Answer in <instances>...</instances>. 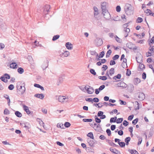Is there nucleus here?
Returning <instances> with one entry per match:
<instances>
[{
  "mask_svg": "<svg viewBox=\"0 0 154 154\" xmlns=\"http://www.w3.org/2000/svg\"><path fill=\"white\" fill-rule=\"evenodd\" d=\"M107 3L106 2H103L101 3V8L102 11V13L108 11L106 8V5Z\"/></svg>",
  "mask_w": 154,
  "mask_h": 154,
  "instance_id": "39448f33",
  "label": "nucleus"
},
{
  "mask_svg": "<svg viewBox=\"0 0 154 154\" xmlns=\"http://www.w3.org/2000/svg\"><path fill=\"white\" fill-rule=\"evenodd\" d=\"M102 13L103 14V16L104 18L107 20H108L110 18V14L108 11H106L103 13Z\"/></svg>",
  "mask_w": 154,
  "mask_h": 154,
  "instance_id": "9b49d317",
  "label": "nucleus"
},
{
  "mask_svg": "<svg viewBox=\"0 0 154 154\" xmlns=\"http://www.w3.org/2000/svg\"><path fill=\"white\" fill-rule=\"evenodd\" d=\"M63 125V124L62 123H58L57 125V127L58 128H64Z\"/></svg>",
  "mask_w": 154,
  "mask_h": 154,
  "instance_id": "ea45409f",
  "label": "nucleus"
},
{
  "mask_svg": "<svg viewBox=\"0 0 154 154\" xmlns=\"http://www.w3.org/2000/svg\"><path fill=\"white\" fill-rule=\"evenodd\" d=\"M15 114L18 117H21L22 116V114L19 111H16L15 112Z\"/></svg>",
  "mask_w": 154,
  "mask_h": 154,
  "instance_id": "b1692460",
  "label": "nucleus"
},
{
  "mask_svg": "<svg viewBox=\"0 0 154 154\" xmlns=\"http://www.w3.org/2000/svg\"><path fill=\"white\" fill-rule=\"evenodd\" d=\"M103 114V112L102 111H99L97 113V116L99 117H101Z\"/></svg>",
  "mask_w": 154,
  "mask_h": 154,
  "instance_id": "bf43d9fd",
  "label": "nucleus"
},
{
  "mask_svg": "<svg viewBox=\"0 0 154 154\" xmlns=\"http://www.w3.org/2000/svg\"><path fill=\"white\" fill-rule=\"evenodd\" d=\"M108 68V66L106 65H103L102 68V70L105 72Z\"/></svg>",
  "mask_w": 154,
  "mask_h": 154,
  "instance_id": "a18cd8bd",
  "label": "nucleus"
},
{
  "mask_svg": "<svg viewBox=\"0 0 154 154\" xmlns=\"http://www.w3.org/2000/svg\"><path fill=\"white\" fill-rule=\"evenodd\" d=\"M143 19L142 18L138 17L137 18L136 22L137 23H140L143 21Z\"/></svg>",
  "mask_w": 154,
  "mask_h": 154,
  "instance_id": "58836bf2",
  "label": "nucleus"
},
{
  "mask_svg": "<svg viewBox=\"0 0 154 154\" xmlns=\"http://www.w3.org/2000/svg\"><path fill=\"white\" fill-rule=\"evenodd\" d=\"M131 140V137H126L125 140V142H129Z\"/></svg>",
  "mask_w": 154,
  "mask_h": 154,
  "instance_id": "0e129e2a",
  "label": "nucleus"
},
{
  "mask_svg": "<svg viewBox=\"0 0 154 154\" xmlns=\"http://www.w3.org/2000/svg\"><path fill=\"white\" fill-rule=\"evenodd\" d=\"M96 43V45L97 46H99L101 45L103 43V41L102 39L97 38L95 40Z\"/></svg>",
  "mask_w": 154,
  "mask_h": 154,
  "instance_id": "0eeeda50",
  "label": "nucleus"
},
{
  "mask_svg": "<svg viewBox=\"0 0 154 154\" xmlns=\"http://www.w3.org/2000/svg\"><path fill=\"white\" fill-rule=\"evenodd\" d=\"M132 6L131 4H126L125 7V10L126 14L128 15V12L131 11Z\"/></svg>",
  "mask_w": 154,
  "mask_h": 154,
  "instance_id": "7ed1b4c3",
  "label": "nucleus"
},
{
  "mask_svg": "<svg viewBox=\"0 0 154 154\" xmlns=\"http://www.w3.org/2000/svg\"><path fill=\"white\" fill-rule=\"evenodd\" d=\"M95 120L96 122L97 123H100L101 122V121L100 119L98 118L97 116H95Z\"/></svg>",
  "mask_w": 154,
  "mask_h": 154,
  "instance_id": "4c0bfd02",
  "label": "nucleus"
},
{
  "mask_svg": "<svg viewBox=\"0 0 154 154\" xmlns=\"http://www.w3.org/2000/svg\"><path fill=\"white\" fill-rule=\"evenodd\" d=\"M93 101L95 103H97L99 102V99L97 97H94L93 99Z\"/></svg>",
  "mask_w": 154,
  "mask_h": 154,
  "instance_id": "6e6d98bb",
  "label": "nucleus"
},
{
  "mask_svg": "<svg viewBox=\"0 0 154 154\" xmlns=\"http://www.w3.org/2000/svg\"><path fill=\"white\" fill-rule=\"evenodd\" d=\"M23 107L24 110L26 112L28 115L30 114L31 113V114H32L33 112H31L29 111L27 106H26L24 104H23Z\"/></svg>",
  "mask_w": 154,
  "mask_h": 154,
  "instance_id": "9d476101",
  "label": "nucleus"
},
{
  "mask_svg": "<svg viewBox=\"0 0 154 154\" xmlns=\"http://www.w3.org/2000/svg\"><path fill=\"white\" fill-rule=\"evenodd\" d=\"M121 75L120 74H119L117 75H116L114 76L112 78V79L115 80H116L117 79H121Z\"/></svg>",
  "mask_w": 154,
  "mask_h": 154,
  "instance_id": "aec40b11",
  "label": "nucleus"
},
{
  "mask_svg": "<svg viewBox=\"0 0 154 154\" xmlns=\"http://www.w3.org/2000/svg\"><path fill=\"white\" fill-rule=\"evenodd\" d=\"M4 113L5 115L9 114H10V112L6 108L4 110Z\"/></svg>",
  "mask_w": 154,
  "mask_h": 154,
  "instance_id": "09e8293b",
  "label": "nucleus"
},
{
  "mask_svg": "<svg viewBox=\"0 0 154 154\" xmlns=\"http://www.w3.org/2000/svg\"><path fill=\"white\" fill-rule=\"evenodd\" d=\"M48 61L47 60L44 62L43 63L42 65V68L43 70L45 69L48 66Z\"/></svg>",
  "mask_w": 154,
  "mask_h": 154,
  "instance_id": "4468645a",
  "label": "nucleus"
},
{
  "mask_svg": "<svg viewBox=\"0 0 154 154\" xmlns=\"http://www.w3.org/2000/svg\"><path fill=\"white\" fill-rule=\"evenodd\" d=\"M112 53V51L110 49H109L107 51L106 54V57H109L111 54Z\"/></svg>",
  "mask_w": 154,
  "mask_h": 154,
  "instance_id": "473e14b6",
  "label": "nucleus"
},
{
  "mask_svg": "<svg viewBox=\"0 0 154 154\" xmlns=\"http://www.w3.org/2000/svg\"><path fill=\"white\" fill-rule=\"evenodd\" d=\"M105 87V86L104 85H102L100 86L99 88H98L99 90L100 91H101L104 89Z\"/></svg>",
  "mask_w": 154,
  "mask_h": 154,
  "instance_id": "052dcab7",
  "label": "nucleus"
},
{
  "mask_svg": "<svg viewBox=\"0 0 154 154\" xmlns=\"http://www.w3.org/2000/svg\"><path fill=\"white\" fill-rule=\"evenodd\" d=\"M106 132L107 134L108 135V136H110L111 134V131L110 130V129H106Z\"/></svg>",
  "mask_w": 154,
  "mask_h": 154,
  "instance_id": "4d7b16f0",
  "label": "nucleus"
},
{
  "mask_svg": "<svg viewBox=\"0 0 154 154\" xmlns=\"http://www.w3.org/2000/svg\"><path fill=\"white\" fill-rule=\"evenodd\" d=\"M123 124L124 125L125 127H126L128 125V122L126 120H125L124 121Z\"/></svg>",
  "mask_w": 154,
  "mask_h": 154,
  "instance_id": "13d9d810",
  "label": "nucleus"
},
{
  "mask_svg": "<svg viewBox=\"0 0 154 154\" xmlns=\"http://www.w3.org/2000/svg\"><path fill=\"white\" fill-rule=\"evenodd\" d=\"M119 55L116 54V55H115V56H114L112 57V58L113 60H116L117 59H118L119 58Z\"/></svg>",
  "mask_w": 154,
  "mask_h": 154,
  "instance_id": "5fc2aeb1",
  "label": "nucleus"
},
{
  "mask_svg": "<svg viewBox=\"0 0 154 154\" xmlns=\"http://www.w3.org/2000/svg\"><path fill=\"white\" fill-rule=\"evenodd\" d=\"M142 79L144 80L146 78V74L145 72H144L143 73L142 75Z\"/></svg>",
  "mask_w": 154,
  "mask_h": 154,
  "instance_id": "338daca9",
  "label": "nucleus"
},
{
  "mask_svg": "<svg viewBox=\"0 0 154 154\" xmlns=\"http://www.w3.org/2000/svg\"><path fill=\"white\" fill-rule=\"evenodd\" d=\"M63 81V78L62 77H60L57 83V85H59Z\"/></svg>",
  "mask_w": 154,
  "mask_h": 154,
  "instance_id": "c756f323",
  "label": "nucleus"
},
{
  "mask_svg": "<svg viewBox=\"0 0 154 154\" xmlns=\"http://www.w3.org/2000/svg\"><path fill=\"white\" fill-rule=\"evenodd\" d=\"M118 144L121 147H123L125 145V143L124 142H120L119 141L118 142Z\"/></svg>",
  "mask_w": 154,
  "mask_h": 154,
  "instance_id": "2f4dec72",
  "label": "nucleus"
},
{
  "mask_svg": "<svg viewBox=\"0 0 154 154\" xmlns=\"http://www.w3.org/2000/svg\"><path fill=\"white\" fill-rule=\"evenodd\" d=\"M123 118H119L117 119L116 121V123H122L123 121Z\"/></svg>",
  "mask_w": 154,
  "mask_h": 154,
  "instance_id": "79ce46f5",
  "label": "nucleus"
},
{
  "mask_svg": "<svg viewBox=\"0 0 154 154\" xmlns=\"http://www.w3.org/2000/svg\"><path fill=\"white\" fill-rule=\"evenodd\" d=\"M116 63V62L114 60H111L110 62V65H113L115 64Z\"/></svg>",
  "mask_w": 154,
  "mask_h": 154,
  "instance_id": "680f3d73",
  "label": "nucleus"
},
{
  "mask_svg": "<svg viewBox=\"0 0 154 154\" xmlns=\"http://www.w3.org/2000/svg\"><path fill=\"white\" fill-rule=\"evenodd\" d=\"M10 78V76L7 73H5L1 77L0 79L5 82H7L8 81L7 79H9Z\"/></svg>",
  "mask_w": 154,
  "mask_h": 154,
  "instance_id": "f03ea898",
  "label": "nucleus"
},
{
  "mask_svg": "<svg viewBox=\"0 0 154 154\" xmlns=\"http://www.w3.org/2000/svg\"><path fill=\"white\" fill-rule=\"evenodd\" d=\"M153 131L152 129H150L149 132V137H151L153 134Z\"/></svg>",
  "mask_w": 154,
  "mask_h": 154,
  "instance_id": "e2e57ef3",
  "label": "nucleus"
},
{
  "mask_svg": "<svg viewBox=\"0 0 154 154\" xmlns=\"http://www.w3.org/2000/svg\"><path fill=\"white\" fill-rule=\"evenodd\" d=\"M131 71L129 70L128 69H127V71L126 72V75L127 76H129L131 74Z\"/></svg>",
  "mask_w": 154,
  "mask_h": 154,
  "instance_id": "864d4df0",
  "label": "nucleus"
},
{
  "mask_svg": "<svg viewBox=\"0 0 154 154\" xmlns=\"http://www.w3.org/2000/svg\"><path fill=\"white\" fill-rule=\"evenodd\" d=\"M89 87L87 89V92L88 94H92L94 91V90L92 87L91 86H88Z\"/></svg>",
  "mask_w": 154,
  "mask_h": 154,
  "instance_id": "2eb2a0df",
  "label": "nucleus"
},
{
  "mask_svg": "<svg viewBox=\"0 0 154 154\" xmlns=\"http://www.w3.org/2000/svg\"><path fill=\"white\" fill-rule=\"evenodd\" d=\"M88 143H89V144L90 146L93 147L94 146V142L93 140H90L89 141L88 140Z\"/></svg>",
  "mask_w": 154,
  "mask_h": 154,
  "instance_id": "393cba45",
  "label": "nucleus"
},
{
  "mask_svg": "<svg viewBox=\"0 0 154 154\" xmlns=\"http://www.w3.org/2000/svg\"><path fill=\"white\" fill-rule=\"evenodd\" d=\"M128 151L131 154H139L136 150L134 149H129Z\"/></svg>",
  "mask_w": 154,
  "mask_h": 154,
  "instance_id": "412c9836",
  "label": "nucleus"
},
{
  "mask_svg": "<svg viewBox=\"0 0 154 154\" xmlns=\"http://www.w3.org/2000/svg\"><path fill=\"white\" fill-rule=\"evenodd\" d=\"M22 85L20 86H17V92L20 95H22L26 91V88L25 87V84L23 83Z\"/></svg>",
  "mask_w": 154,
  "mask_h": 154,
  "instance_id": "f257e3e1",
  "label": "nucleus"
},
{
  "mask_svg": "<svg viewBox=\"0 0 154 154\" xmlns=\"http://www.w3.org/2000/svg\"><path fill=\"white\" fill-rule=\"evenodd\" d=\"M90 72L91 74H92L94 75H95L96 74L95 70L93 69H91L90 70Z\"/></svg>",
  "mask_w": 154,
  "mask_h": 154,
  "instance_id": "de8ad7c7",
  "label": "nucleus"
},
{
  "mask_svg": "<svg viewBox=\"0 0 154 154\" xmlns=\"http://www.w3.org/2000/svg\"><path fill=\"white\" fill-rule=\"evenodd\" d=\"M66 48L69 50H71L72 48V45L70 42H67L66 44Z\"/></svg>",
  "mask_w": 154,
  "mask_h": 154,
  "instance_id": "f3484780",
  "label": "nucleus"
},
{
  "mask_svg": "<svg viewBox=\"0 0 154 154\" xmlns=\"http://www.w3.org/2000/svg\"><path fill=\"white\" fill-rule=\"evenodd\" d=\"M94 129L97 132H100L101 131H102V128L99 124H98L94 128Z\"/></svg>",
  "mask_w": 154,
  "mask_h": 154,
  "instance_id": "ddd939ff",
  "label": "nucleus"
},
{
  "mask_svg": "<svg viewBox=\"0 0 154 154\" xmlns=\"http://www.w3.org/2000/svg\"><path fill=\"white\" fill-rule=\"evenodd\" d=\"M98 78L102 80L105 81L107 79V78L106 76H99Z\"/></svg>",
  "mask_w": 154,
  "mask_h": 154,
  "instance_id": "f704fd0d",
  "label": "nucleus"
},
{
  "mask_svg": "<svg viewBox=\"0 0 154 154\" xmlns=\"http://www.w3.org/2000/svg\"><path fill=\"white\" fill-rule=\"evenodd\" d=\"M140 82V79L138 78H135L134 80V83L135 85L139 83Z\"/></svg>",
  "mask_w": 154,
  "mask_h": 154,
  "instance_id": "a878e982",
  "label": "nucleus"
},
{
  "mask_svg": "<svg viewBox=\"0 0 154 154\" xmlns=\"http://www.w3.org/2000/svg\"><path fill=\"white\" fill-rule=\"evenodd\" d=\"M137 137L139 139V141L137 143V145H139L141 144L142 141V137L139 136H137Z\"/></svg>",
  "mask_w": 154,
  "mask_h": 154,
  "instance_id": "7c9ffc66",
  "label": "nucleus"
},
{
  "mask_svg": "<svg viewBox=\"0 0 154 154\" xmlns=\"http://www.w3.org/2000/svg\"><path fill=\"white\" fill-rule=\"evenodd\" d=\"M83 121L85 122H91L92 121V119H83Z\"/></svg>",
  "mask_w": 154,
  "mask_h": 154,
  "instance_id": "a19ab883",
  "label": "nucleus"
},
{
  "mask_svg": "<svg viewBox=\"0 0 154 154\" xmlns=\"http://www.w3.org/2000/svg\"><path fill=\"white\" fill-rule=\"evenodd\" d=\"M50 8V6L49 5H46L43 8V11L44 13L46 15L48 14V12L49 11V10Z\"/></svg>",
  "mask_w": 154,
  "mask_h": 154,
  "instance_id": "20e7f679",
  "label": "nucleus"
},
{
  "mask_svg": "<svg viewBox=\"0 0 154 154\" xmlns=\"http://www.w3.org/2000/svg\"><path fill=\"white\" fill-rule=\"evenodd\" d=\"M65 99L66 97L64 96H59L58 98V101L61 102H64Z\"/></svg>",
  "mask_w": 154,
  "mask_h": 154,
  "instance_id": "6ab92c4d",
  "label": "nucleus"
},
{
  "mask_svg": "<svg viewBox=\"0 0 154 154\" xmlns=\"http://www.w3.org/2000/svg\"><path fill=\"white\" fill-rule=\"evenodd\" d=\"M64 125L66 127L68 128L70 126L71 124L70 123L68 122H66L65 123Z\"/></svg>",
  "mask_w": 154,
  "mask_h": 154,
  "instance_id": "8fccbe9b",
  "label": "nucleus"
},
{
  "mask_svg": "<svg viewBox=\"0 0 154 154\" xmlns=\"http://www.w3.org/2000/svg\"><path fill=\"white\" fill-rule=\"evenodd\" d=\"M116 9L117 12H119L121 11V8L120 6L118 5L116 7Z\"/></svg>",
  "mask_w": 154,
  "mask_h": 154,
  "instance_id": "69168bd1",
  "label": "nucleus"
},
{
  "mask_svg": "<svg viewBox=\"0 0 154 154\" xmlns=\"http://www.w3.org/2000/svg\"><path fill=\"white\" fill-rule=\"evenodd\" d=\"M87 136L92 139H94V137L93 135V134L92 132H89L87 134Z\"/></svg>",
  "mask_w": 154,
  "mask_h": 154,
  "instance_id": "bb28decb",
  "label": "nucleus"
},
{
  "mask_svg": "<svg viewBox=\"0 0 154 154\" xmlns=\"http://www.w3.org/2000/svg\"><path fill=\"white\" fill-rule=\"evenodd\" d=\"M10 68L15 69L17 68L18 65L16 63L14 62H10Z\"/></svg>",
  "mask_w": 154,
  "mask_h": 154,
  "instance_id": "f8f14e48",
  "label": "nucleus"
},
{
  "mask_svg": "<svg viewBox=\"0 0 154 154\" xmlns=\"http://www.w3.org/2000/svg\"><path fill=\"white\" fill-rule=\"evenodd\" d=\"M104 51H102L100 53L99 55H98V57H99V58H102L104 56Z\"/></svg>",
  "mask_w": 154,
  "mask_h": 154,
  "instance_id": "37998d69",
  "label": "nucleus"
},
{
  "mask_svg": "<svg viewBox=\"0 0 154 154\" xmlns=\"http://www.w3.org/2000/svg\"><path fill=\"white\" fill-rule=\"evenodd\" d=\"M93 105L96 106L97 105L98 106V108H101L103 106V105L102 104V103H94Z\"/></svg>",
  "mask_w": 154,
  "mask_h": 154,
  "instance_id": "c03bdc74",
  "label": "nucleus"
},
{
  "mask_svg": "<svg viewBox=\"0 0 154 154\" xmlns=\"http://www.w3.org/2000/svg\"><path fill=\"white\" fill-rule=\"evenodd\" d=\"M17 72L20 74H22L24 72L23 69L22 67H20L17 69Z\"/></svg>",
  "mask_w": 154,
  "mask_h": 154,
  "instance_id": "72a5a7b5",
  "label": "nucleus"
},
{
  "mask_svg": "<svg viewBox=\"0 0 154 154\" xmlns=\"http://www.w3.org/2000/svg\"><path fill=\"white\" fill-rule=\"evenodd\" d=\"M116 85L118 87H121L122 88H126L127 86V85L123 82H121L118 83Z\"/></svg>",
  "mask_w": 154,
  "mask_h": 154,
  "instance_id": "1a4fd4ad",
  "label": "nucleus"
},
{
  "mask_svg": "<svg viewBox=\"0 0 154 154\" xmlns=\"http://www.w3.org/2000/svg\"><path fill=\"white\" fill-rule=\"evenodd\" d=\"M34 96L35 97L40 98L41 99H43L44 97V95L42 94H36L34 95Z\"/></svg>",
  "mask_w": 154,
  "mask_h": 154,
  "instance_id": "a211bd4d",
  "label": "nucleus"
},
{
  "mask_svg": "<svg viewBox=\"0 0 154 154\" xmlns=\"http://www.w3.org/2000/svg\"><path fill=\"white\" fill-rule=\"evenodd\" d=\"M139 100L140 101L143 100L145 98V95L142 92H139L137 94Z\"/></svg>",
  "mask_w": 154,
  "mask_h": 154,
  "instance_id": "423d86ee",
  "label": "nucleus"
},
{
  "mask_svg": "<svg viewBox=\"0 0 154 154\" xmlns=\"http://www.w3.org/2000/svg\"><path fill=\"white\" fill-rule=\"evenodd\" d=\"M117 117L115 116L114 117H112L111 118L110 120V122L111 123L112 122H116L117 119Z\"/></svg>",
  "mask_w": 154,
  "mask_h": 154,
  "instance_id": "cd10ccee",
  "label": "nucleus"
},
{
  "mask_svg": "<svg viewBox=\"0 0 154 154\" xmlns=\"http://www.w3.org/2000/svg\"><path fill=\"white\" fill-rule=\"evenodd\" d=\"M108 72L109 74L110 75H112L115 72L114 69V68H112L108 71Z\"/></svg>",
  "mask_w": 154,
  "mask_h": 154,
  "instance_id": "4be33fe9",
  "label": "nucleus"
},
{
  "mask_svg": "<svg viewBox=\"0 0 154 154\" xmlns=\"http://www.w3.org/2000/svg\"><path fill=\"white\" fill-rule=\"evenodd\" d=\"M60 37V35H54L52 38V40L53 41H55L57 39Z\"/></svg>",
  "mask_w": 154,
  "mask_h": 154,
  "instance_id": "e433bc0d",
  "label": "nucleus"
},
{
  "mask_svg": "<svg viewBox=\"0 0 154 154\" xmlns=\"http://www.w3.org/2000/svg\"><path fill=\"white\" fill-rule=\"evenodd\" d=\"M90 53L92 55H96L97 57L98 56V54L95 51H90Z\"/></svg>",
  "mask_w": 154,
  "mask_h": 154,
  "instance_id": "49530a36",
  "label": "nucleus"
},
{
  "mask_svg": "<svg viewBox=\"0 0 154 154\" xmlns=\"http://www.w3.org/2000/svg\"><path fill=\"white\" fill-rule=\"evenodd\" d=\"M139 67L141 70H143L145 68V66L143 64L140 63L139 65Z\"/></svg>",
  "mask_w": 154,
  "mask_h": 154,
  "instance_id": "c9c22d12",
  "label": "nucleus"
},
{
  "mask_svg": "<svg viewBox=\"0 0 154 154\" xmlns=\"http://www.w3.org/2000/svg\"><path fill=\"white\" fill-rule=\"evenodd\" d=\"M69 55V51H66L62 53L60 55L61 57H67Z\"/></svg>",
  "mask_w": 154,
  "mask_h": 154,
  "instance_id": "dca6fc26",
  "label": "nucleus"
},
{
  "mask_svg": "<svg viewBox=\"0 0 154 154\" xmlns=\"http://www.w3.org/2000/svg\"><path fill=\"white\" fill-rule=\"evenodd\" d=\"M144 12L146 13L147 15H151L152 14L151 11L149 9H147Z\"/></svg>",
  "mask_w": 154,
  "mask_h": 154,
  "instance_id": "c85d7f7f",
  "label": "nucleus"
},
{
  "mask_svg": "<svg viewBox=\"0 0 154 154\" xmlns=\"http://www.w3.org/2000/svg\"><path fill=\"white\" fill-rule=\"evenodd\" d=\"M14 88V86L13 85L11 84L8 87V88L9 90H12Z\"/></svg>",
  "mask_w": 154,
  "mask_h": 154,
  "instance_id": "3c124183",
  "label": "nucleus"
},
{
  "mask_svg": "<svg viewBox=\"0 0 154 154\" xmlns=\"http://www.w3.org/2000/svg\"><path fill=\"white\" fill-rule=\"evenodd\" d=\"M114 152L113 153L114 154H121L120 152L116 149H114Z\"/></svg>",
  "mask_w": 154,
  "mask_h": 154,
  "instance_id": "774afa93",
  "label": "nucleus"
},
{
  "mask_svg": "<svg viewBox=\"0 0 154 154\" xmlns=\"http://www.w3.org/2000/svg\"><path fill=\"white\" fill-rule=\"evenodd\" d=\"M142 56L140 54L136 57V59L138 63H141L143 62Z\"/></svg>",
  "mask_w": 154,
  "mask_h": 154,
  "instance_id": "6e6552de",
  "label": "nucleus"
},
{
  "mask_svg": "<svg viewBox=\"0 0 154 154\" xmlns=\"http://www.w3.org/2000/svg\"><path fill=\"white\" fill-rule=\"evenodd\" d=\"M138 120V118H136L135 119L133 120L132 122V123L134 125H136L137 122Z\"/></svg>",
  "mask_w": 154,
  "mask_h": 154,
  "instance_id": "603ef678",
  "label": "nucleus"
},
{
  "mask_svg": "<svg viewBox=\"0 0 154 154\" xmlns=\"http://www.w3.org/2000/svg\"><path fill=\"white\" fill-rule=\"evenodd\" d=\"M34 85V87L39 88L42 90L43 91L44 90V89L43 87L42 86H41L39 84H35Z\"/></svg>",
  "mask_w": 154,
  "mask_h": 154,
  "instance_id": "5701e85b",
  "label": "nucleus"
}]
</instances>
